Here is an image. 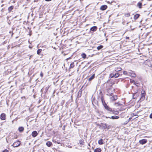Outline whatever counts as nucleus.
Returning a JSON list of instances; mask_svg holds the SVG:
<instances>
[{
  "instance_id": "6e6d98bb",
  "label": "nucleus",
  "mask_w": 152,
  "mask_h": 152,
  "mask_svg": "<svg viewBox=\"0 0 152 152\" xmlns=\"http://www.w3.org/2000/svg\"><path fill=\"white\" fill-rule=\"evenodd\" d=\"M105 118H110V117H107V116H105Z\"/></svg>"
},
{
  "instance_id": "ddd939ff",
  "label": "nucleus",
  "mask_w": 152,
  "mask_h": 152,
  "mask_svg": "<svg viewBox=\"0 0 152 152\" xmlns=\"http://www.w3.org/2000/svg\"><path fill=\"white\" fill-rule=\"evenodd\" d=\"M98 28L96 26H94L91 27L90 30V32L92 31L93 32L96 31L97 29Z\"/></svg>"
},
{
  "instance_id": "bb28decb",
  "label": "nucleus",
  "mask_w": 152,
  "mask_h": 152,
  "mask_svg": "<svg viewBox=\"0 0 152 152\" xmlns=\"http://www.w3.org/2000/svg\"><path fill=\"white\" fill-rule=\"evenodd\" d=\"M119 118V117L115 115L113 116L110 117V118L112 119H117Z\"/></svg>"
},
{
  "instance_id": "7ed1b4c3",
  "label": "nucleus",
  "mask_w": 152,
  "mask_h": 152,
  "mask_svg": "<svg viewBox=\"0 0 152 152\" xmlns=\"http://www.w3.org/2000/svg\"><path fill=\"white\" fill-rule=\"evenodd\" d=\"M110 96H111V97L110 98V100L112 102L115 101L118 99L117 95L116 94L114 95L113 94V93H111L110 94Z\"/></svg>"
},
{
  "instance_id": "bf43d9fd",
  "label": "nucleus",
  "mask_w": 152,
  "mask_h": 152,
  "mask_svg": "<svg viewBox=\"0 0 152 152\" xmlns=\"http://www.w3.org/2000/svg\"><path fill=\"white\" fill-rule=\"evenodd\" d=\"M94 106V108H95L96 107L94 104V105H93Z\"/></svg>"
},
{
  "instance_id": "de8ad7c7",
  "label": "nucleus",
  "mask_w": 152,
  "mask_h": 152,
  "mask_svg": "<svg viewBox=\"0 0 152 152\" xmlns=\"http://www.w3.org/2000/svg\"><path fill=\"white\" fill-rule=\"evenodd\" d=\"M124 110V108H121L120 110H119V111H122V110Z\"/></svg>"
},
{
  "instance_id": "774afa93",
  "label": "nucleus",
  "mask_w": 152,
  "mask_h": 152,
  "mask_svg": "<svg viewBox=\"0 0 152 152\" xmlns=\"http://www.w3.org/2000/svg\"><path fill=\"white\" fill-rule=\"evenodd\" d=\"M29 132V131H28L27 132H26V133H28Z\"/></svg>"
},
{
  "instance_id": "f704fd0d",
  "label": "nucleus",
  "mask_w": 152,
  "mask_h": 152,
  "mask_svg": "<svg viewBox=\"0 0 152 152\" xmlns=\"http://www.w3.org/2000/svg\"><path fill=\"white\" fill-rule=\"evenodd\" d=\"M49 87H47L45 88V91H44V93L46 94L48 91Z\"/></svg>"
},
{
  "instance_id": "49530a36",
  "label": "nucleus",
  "mask_w": 152,
  "mask_h": 152,
  "mask_svg": "<svg viewBox=\"0 0 152 152\" xmlns=\"http://www.w3.org/2000/svg\"><path fill=\"white\" fill-rule=\"evenodd\" d=\"M96 113H97L98 114H100V112L99 111V110H98V109H97L96 110Z\"/></svg>"
},
{
  "instance_id": "a211bd4d",
  "label": "nucleus",
  "mask_w": 152,
  "mask_h": 152,
  "mask_svg": "<svg viewBox=\"0 0 152 152\" xmlns=\"http://www.w3.org/2000/svg\"><path fill=\"white\" fill-rule=\"evenodd\" d=\"M91 101H92V104L93 105H94V103L96 104H97V105H98V102L97 100H96V101L95 100V98H94Z\"/></svg>"
},
{
  "instance_id": "c85d7f7f",
  "label": "nucleus",
  "mask_w": 152,
  "mask_h": 152,
  "mask_svg": "<svg viewBox=\"0 0 152 152\" xmlns=\"http://www.w3.org/2000/svg\"><path fill=\"white\" fill-rule=\"evenodd\" d=\"M14 8V6H10L8 8V10L9 12H10Z\"/></svg>"
},
{
  "instance_id": "4be33fe9",
  "label": "nucleus",
  "mask_w": 152,
  "mask_h": 152,
  "mask_svg": "<svg viewBox=\"0 0 152 152\" xmlns=\"http://www.w3.org/2000/svg\"><path fill=\"white\" fill-rule=\"evenodd\" d=\"M142 3L140 2H139L137 5V7H138L139 8L141 9L142 8Z\"/></svg>"
},
{
  "instance_id": "423d86ee",
  "label": "nucleus",
  "mask_w": 152,
  "mask_h": 152,
  "mask_svg": "<svg viewBox=\"0 0 152 152\" xmlns=\"http://www.w3.org/2000/svg\"><path fill=\"white\" fill-rule=\"evenodd\" d=\"M146 95V92L144 90H142L141 92V96L140 100H144L145 99V96Z\"/></svg>"
},
{
  "instance_id": "aec40b11",
  "label": "nucleus",
  "mask_w": 152,
  "mask_h": 152,
  "mask_svg": "<svg viewBox=\"0 0 152 152\" xmlns=\"http://www.w3.org/2000/svg\"><path fill=\"white\" fill-rule=\"evenodd\" d=\"M46 145L48 147H50L53 145L52 142L50 141H48L46 142Z\"/></svg>"
},
{
  "instance_id": "f3484780",
  "label": "nucleus",
  "mask_w": 152,
  "mask_h": 152,
  "mask_svg": "<svg viewBox=\"0 0 152 152\" xmlns=\"http://www.w3.org/2000/svg\"><path fill=\"white\" fill-rule=\"evenodd\" d=\"M24 130V128L23 126H20L18 128V130L20 133L23 132Z\"/></svg>"
},
{
  "instance_id": "9b49d317",
  "label": "nucleus",
  "mask_w": 152,
  "mask_h": 152,
  "mask_svg": "<svg viewBox=\"0 0 152 152\" xmlns=\"http://www.w3.org/2000/svg\"><path fill=\"white\" fill-rule=\"evenodd\" d=\"M6 115L4 113H1L0 116V118L2 120H4L6 119Z\"/></svg>"
},
{
  "instance_id": "5701e85b",
  "label": "nucleus",
  "mask_w": 152,
  "mask_h": 152,
  "mask_svg": "<svg viewBox=\"0 0 152 152\" xmlns=\"http://www.w3.org/2000/svg\"><path fill=\"white\" fill-rule=\"evenodd\" d=\"M74 66H75V65L74 64V62H73L71 63V64H70L69 68V70H68L69 71H70V69L71 68H73L74 67Z\"/></svg>"
},
{
  "instance_id": "13d9d810",
  "label": "nucleus",
  "mask_w": 152,
  "mask_h": 152,
  "mask_svg": "<svg viewBox=\"0 0 152 152\" xmlns=\"http://www.w3.org/2000/svg\"><path fill=\"white\" fill-rule=\"evenodd\" d=\"M46 1H51L52 0H45Z\"/></svg>"
},
{
  "instance_id": "09e8293b",
  "label": "nucleus",
  "mask_w": 152,
  "mask_h": 152,
  "mask_svg": "<svg viewBox=\"0 0 152 152\" xmlns=\"http://www.w3.org/2000/svg\"><path fill=\"white\" fill-rule=\"evenodd\" d=\"M64 103V101L62 100L61 102V105H63Z\"/></svg>"
},
{
  "instance_id": "58836bf2",
  "label": "nucleus",
  "mask_w": 152,
  "mask_h": 152,
  "mask_svg": "<svg viewBox=\"0 0 152 152\" xmlns=\"http://www.w3.org/2000/svg\"><path fill=\"white\" fill-rule=\"evenodd\" d=\"M2 152H9V151L8 150L5 149Z\"/></svg>"
},
{
  "instance_id": "37998d69",
  "label": "nucleus",
  "mask_w": 152,
  "mask_h": 152,
  "mask_svg": "<svg viewBox=\"0 0 152 152\" xmlns=\"http://www.w3.org/2000/svg\"><path fill=\"white\" fill-rule=\"evenodd\" d=\"M7 40H6V41H4V42L2 43V44H3V45H4V44H5L7 43Z\"/></svg>"
},
{
  "instance_id": "9d476101",
  "label": "nucleus",
  "mask_w": 152,
  "mask_h": 152,
  "mask_svg": "<svg viewBox=\"0 0 152 152\" xmlns=\"http://www.w3.org/2000/svg\"><path fill=\"white\" fill-rule=\"evenodd\" d=\"M121 68L120 67L115 68V71H113L112 73L119 74L118 72L121 71Z\"/></svg>"
},
{
  "instance_id": "6e6552de",
  "label": "nucleus",
  "mask_w": 152,
  "mask_h": 152,
  "mask_svg": "<svg viewBox=\"0 0 152 152\" xmlns=\"http://www.w3.org/2000/svg\"><path fill=\"white\" fill-rule=\"evenodd\" d=\"M20 144V142L19 140H17L12 145V146H13L14 147H17Z\"/></svg>"
},
{
  "instance_id": "0e129e2a",
  "label": "nucleus",
  "mask_w": 152,
  "mask_h": 152,
  "mask_svg": "<svg viewBox=\"0 0 152 152\" xmlns=\"http://www.w3.org/2000/svg\"><path fill=\"white\" fill-rule=\"evenodd\" d=\"M133 87H134V86H132V89H133Z\"/></svg>"
},
{
  "instance_id": "20e7f679",
  "label": "nucleus",
  "mask_w": 152,
  "mask_h": 152,
  "mask_svg": "<svg viewBox=\"0 0 152 152\" xmlns=\"http://www.w3.org/2000/svg\"><path fill=\"white\" fill-rule=\"evenodd\" d=\"M99 94L101 96V100L102 104V105L103 106H104L105 105H106L107 104L105 102L104 96L103 95L102 93V91H100L99 92Z\"/></svg>"
},
{
  "instance_id": "2f4dec72",
  "label": "nucleus",
  "mask_w": 152,
  "mask_h": 152,
  "mask_svg": "<svg viewBox=\"0 0 152 152\" xmlns=\"http://www.w3.org/2000/svg\"><path fill=\"white\" fill-rule=\"evenodd\" d=\"M103 47V46L102 45H100L98 46L97 47V49L98 50H100Z\"/></svg>"
},
{
  "instance_id": "1a4fd4ad",
  "label": "nucleus",
  "mask_w": 152,
  "mask_h": 152,
  "mask_svg": "<svg viewBox=\"0 0 152 152\" xmlns=\"http://www.w3.org/2000/svg\"><path fill=\"white\" fill-rule=\"evenodd\" d=\"M148 142V140L146 139H143L142 140H140L139 141V143L140 144L144 145L146 143Z\"/></svg>"
},
{
  "instance_id": "f257e3e1",
  "label": "nucleus",
  "mask_w": 152,
  "mask_h": 152,
  "mask_svg": "<svg viewBox=\"0 0 152 152\" xmlns=\"http://www.w3.org/2000/svg\"><path fill=\"white\" fill-rule=\"evenodd\" d=\"M120 75V74L111 73L110 74L109 79L107 81L106 83L109 84V86L112 87L115 83V81L113 80L112 78L114 77L116 78Z\"/></svg>"
},
{
  "instance_id": "4468645a",
  "label": "nucleus",
  "mask_w": 152,
  "mask_h": 152,
  "mask_svg": "<svg viewBox=\"0 0 152 152\" xmlns=\"http://www.w3.org/2000/svg\"><path fill=\"white\" fill-rule=\"evenodd\" d=\"M107 8V6L106 5H102L100 8V10L102 11H104L106 10Z\"/></svg>"
},
{
  "instance_id": "3c124183",
  "label": "nucleus",
  "mask_w": 152,
  "mask_h": 152,
  "mask_svg": "<svg viewBox=\"0 0 152 152\" xmlns=\"http://www.w3.org/2000/svg\"><path fill=\"white\" fill-rule=\"evenodd\" d=\"M65 126H63V127H62V129L63 130H64L65 129Z\"/></svg>"
},
{
  "instance_id": "c03bdc74",
  "label": "nucleus",
  "mask_w": 152,
  "mask_h": 152,
  "mask_svg": "<svg viewBox=\"0 0 152 152\" xmlns=\"http://www.w3.org/2000/svg\"><path fill=\"white\" fill-rule=\"evenodd\" d=\"M72 55L70 57L67 58L66 59V60H69V59H71L72 58Z\"/></svg>"
},
{
  "instance_id": "dca6fc26",
  "label": "nucleus",
  "mask_w": 152,
  "mask_h": 152,
  "mask_svg": "<svg viewBox=\"0 0 152 152\" xmlns=\"http://www.w3.org/2000/svg\"><path fill=\"white\" fill-rule=\"evenodd\" d=\"M129 73L132 77H136V75L134 72L132 70H130V72H129Z\"/></svg>"
},
{
  "instance_id": "412c9836",
  "label": "nucleus",
  "mask_w": 152,
  "mask_h": 152,
  "mask_svg": "<svg viewBox=\"0 0 152 152\" xmlns=\"http://www.w3.org/2000/svg\"><path fill=\"white\" fill-rule=\"evenodd\" d=\"M95 77V74H93L88 79L89 81H90L93 80Z\"/></svg>"
},
{
  "instance_id": "338daca9",
  "label": "nucleus",
  "mask_w": 152,
  "mask_h": 152,
  "mask_svg": "<svg viewBox=\"0 0 152 152\" xmlns=\"http://www.w3.org/2000/svg\"><path fill=\"white\" fill-rule=\"evenodd\" d=\"M94 54L92 55L91 56V57H92V56H94Z\"/></svg>"
},
{
  "instance_id": "7c9ffc66",
  "label": "nucleus",
  "mask_w": 152,
  "mask_h": 152,
  "mask_svg": "<svg viewBox=\"0 0 152 152\" xmlns=\"http://www.w3.org/2000/svg\"><path fill=\"white\" fill-rule=\"evenodd\" d=\"M42 50L41 49H38L37 51V54L39 55L41 53Z\"/></svg>"
},
{
  "instance_id": "4c0bfd02",
  "label": "nucleus",
  "mask_w": 152,
  "mask_h": 152,
  "mask_svg": "<svg viewBox=\"0 0 152 152\" xmlns=\"http://www.w3.org/2000/svg\"><path fill=\"white\" fill-rule=\"evenodd\" d=\"M123 74L125 75H127V72L126 71H124L123 72Z\"/></svg>"
},
{
  "instance_id": "864d4df0",
  "label": "nucleus",
  "mask_w": 152,
  "mask_h": 152,
  "mask_svg": "<svg viewBox=\"0 0 152 152\" xmlns=\"http://www.w3.org/2000/svg\"><path fill=\"white\" fill-rule=\"evenodd\" d=\"M129 122V121L128 120L126 122V123H125V124H127Z\"/></svg>"
},
{
  "instance_id": "2eb2a0df",
  "label": "nucleus",
  "mask_w": 152,
  "mask_h": 152,
  "mask_svg": "<svg viewBox=\"0 0 152 152\" xmlns=\"http://www.w3.org/2000/svg\"><path fill=\"white\" fill-rule=\"evenodd\" d=\"M138 95L139 94L138 91H137L136 92L133 94L132 99H134L136 98Z\"/></svg>"
},
{
  "instance_id": "8fccbe9b",
  "label": "nucleus",
  "mask_w": 152,
  "mask_h": 152,
  "mask_svg": "<svg viewBox=\"0 0 152 152\" xmlns=\"http://www.w3.org/2000/svg\"><path fill=\"white\" fill-rule=\"evenodd\" d=\"M132 119V117H130L129 118V119L128 120L129 121L131 120Z\"/></svg>"
},
{
  "instance_id": "e2e57ef3",
  "label": "nucleus",
  "mask_w": 152,
  "mask_h": 152,
  "mask_svg": "<svg viewBox=\"0 0 152 152\" xmlns=\"http://www.w3.org/2000/svg\"><path fill=\"white\" fill-rule=\"evenodd\" d=\"M79 91H82V88H81L80 90H79Z\"/></svg>"
},
{
  "instance_id": "e433bc0d",
  "label": "nucleus",
  "mask_w": 152,
  "mask_h": 152,
  "mask_svg": "<svg viewBox=\"0 0 152 152\" xmlns=\"http://www.w3.org/2000/svg\"><path fill=\"white\" fill-rule=\"evenodd\" d=\"M97 126H99V128H100L102 127V124L101 123L100 124H96Z\"/></svg>"
},
{
  "instance_id": "c9c22d12",
  "label": "nucleus",
  "mask_w": 152,
  "mask_h": 152,
  "mask_svg": "<svg viewBox=\"0 0 152 152\" xmlns=\"http://www.w3.org/2000/svg\"><path fill=\"white\" fill-rule=\"evenodd\" d=\"M130 14L129 13H126L124 15V16L127 17H129V16H130Z\"/></svg>"
},
{
  "instance_id": "a18cd8bd",
  "label": "nucleus",
  "mask_w": 152,
  "mask_h": 152,
  "mask_svg": "<svg viewBox=\"0 0 152 152\" xmlns=\"http://www.w3.org/2000/svg\"><path fill=\"white\" fill-rule=\"evenodd\" d=\"M149 118H150L152 119V113L150 115Z\"/></svg>"
},
{
  "instance_id": "393cba45",
  "label": "nucleus",
  "mask_w": 152,
  "mask_h": 152,
  "mask_svg": "<svg viewBox=\"0 0 152 152\" xmlns=\"http://www.w3.org/2000/svg\"><path fill=\"white\" fill-rule=\"evenodd\" d=\"M98 143L100 145H102L103 144H104L103 140L102 139L99 140H98Z\"/></svg>"
},
{
  "instance_id": "0eeeda50",
  "label": "nucleus",
  "mask_w": 152,
  "mask_h": 152,
  "mask_svg": "<svg viewBox=\"0 0 152 152\" xmlns=\"http://www.w3.org/2000/svg\"><path fill=\"white\" fill-rule=\"evenodd\" d=\"M52 141L54 143H57L58 144H60L61 143L60 139L57 137H54L53 138Z\"/></svg>"
},
{
  "instance_id": "cd10ccee",
  "label": "nucleus",
  "mask_w": 152,
  "mask_h": 152,
  "mask_svg": "<svg viewBox=\"0 0 152 152\" xmlns=\"http://www.w3.org/2000/svg\"><path fill=\"white\" fill-rule=\"evenodd\" d=\"M82 95V91H79L77 93V98H79Z\"/></svg>"
},
{
  "instance_id": "680f3d73",
  "label": "nucleus",
  "mask_w": 152,
  "mask_h": 152,
  "mask_svg": "<svg viewBox=\"0 0 152 152\" xmlns=\"http://www.w3.org/2000/svg\"><path fill=\"white\" fill-rule=\"evenodd\" d=\"M13 34H14V33H12V35H11V36H12V35H13Z\"/></svg>"
},
{
  "instance_id": "4d7b16f0",
  "label": "nucleus",
  "mask_w": 152,
  "mask_h": 152,
  "mask_svg": "<svg viewBox=\"0 0 152 152\" xmlns=\"http://www.w3.org/2000/svg\"><path fill=\"white\" fill-rule=\"evenodd\" d=\"M126 39H129V37H126Z\"/></svg>"
},
{
  "instance_id": "69168bd1",
  "label": "nucleus",
  "mask_w": 152,
  "mask_h": 152,
  "mask_svg": "<svg viewBox=\"0 0 152 152\" xmlns=\"http://www.w3.org/2000/svg\"><path fill=\"white\" fill-rule=\"evenodd\" d=\"M9 33H12V31H10V32H9Z\"/></svg>"
},
{
  "instance_id": "79ce46f5",
  "label": "nucleus",
  "mask_w": 152,
  "mask_h": 152,
  "mask_svg": "<svg viewBox=\"0 0 152 152\" xmlns=\"http://www.w3.org/2000/svg\"><path fill=\"white\" fill-rule=\"evenodd\" d=\"M134 82H135V81L134 80H130V82L131 83H133L134 84Z\"/></svg>"
},
{
  "instance_id": "b1692460",
  "label": "nucleus",
  "mask_w": 152,
  "mask_h": 152,
  "mask_svg": "<svg viewBox=\"0 0 152 152\" xmlns=\"http://www.w3.org/2000/svg\"><path fill=\"white\" fill-rule=\"evenodd\" d=\"M140 14H136L134 16V19L136 20L140 16Z\"/></svg>"
},
{
  "instance_id": "a19ab883",
  "label": "nucleus",
  "mask_w": 152,
  "mask_h": 152,
  "mask_svg": "<svg viewBox=\"0 0 152 152\" xmlns=\"http://www.w3.org/2000/svg\"><path fill=\"white\" fill-rule=\"evenodd\" d=\"M40 75L41 77H43V74L42 72H41Z\"/></svg>"
},
{
  "instance_id": "5fc2aeb1",
  "label": "nucleus",
  "mask_w": 152,
  "mask_h": 152,
  "mask_svg": "<svg viewBox=\"0 0 152 152\" xmlns=\"http://www.w3.org/2000/svg\"><path fill=\"white\" fill-rule=\"evenodd\" d=\"M125 21H123L122 22V23L123 25H124L125 24Z\"/></svg>"
},
{
  "instance_id": "f03ea898",
  "label": "nucleus",
  "mask_w": 152,
  "mask_h": 152,
  "mask_svg": "<svg viewBox=\"0 0 152 152\" xmlns=\"http://www.w3.org/2000/svg\"><path fill=\"white\" fill-rule=\"evenodd\" d=\"M102 128L104 129L108 130L110 129L111 127V126L110 125H108V124L105 123H101Z\"/></svg>"
},
{
  "instance_id": "f8f14e48",
  "label": "nucleus",
  "mask_w": 152,
  "mask_h": 152,
  "mask_svg": "<svg viewBox=\"0 0 152 152\" xmlns=\"http://www.w3.org/2000/svg\"><path fill=\"white\" fill-rule=\"evenodd\" d=\"M31 135L33 137H35L38 134V133L36 131H34L31 133Z\"/></svg>"
},
{
  "instance_id": "052dcab7",
  "label": "nucleus",
  "mask_w": 152,
  "mask_h": 152,
  "mask_svg": "<svg viewBox=\"0 0 152 152\" xmlns=\"http://www.w3.org/2000/svg\"><path fill=\"white\" fill-rule=\"evenodd\" d=\"M129 22H128L126 23V25H127L129 23Z\"/></svg>"
},
{
  "instance_id": "ea45409f",
  "label": "nucleus",
  "mask_w": 152,
  "mask_h": 152,
  "mask_svg": "<svg viewBox=\"0 0 152 152\" xmlns=\"http://www.w3.org/2000/svg\"><path fill=\"white\" fill-rule=\"evenodd\" d=\"M118 104V106H120L121 105L120 103H119V102L117 103H115V104Z\"/></svg>"
},
{
  "instance_id": "72a5a7b5",
  "label": "nucleus",
  "mask_w": 152,
  "mask_h": 152,
  "mask_svg": "<svg viewBox=\"0 0 152 152\" xmlns=\"http://www.w3.org/2000/svg\"><path fill=\"white\" fill-rule=\"evenodd\" d=\"M81 56H82V57L84 59H85L86 58V55L85 53H82L81 54Z\"/></svg>"
},
{
  "instance_id": "39448f33",
  "label": "nucleus",
  "mask_w": 152,
  "mask_h": 152,
  "mask_svg": "<svg viewBox=\"0 0 152 152\" xmlns=\"http://www.w3.org/2000/svg\"><path fill=\"white\" fill-rule=\"evenodd\" d=\"M104 107L105 110L107 111L108 113L111 114L113 110L112 108L110 107L107 104L104 106Z\"/></svg>"
},
{
  "instance_id": "603ef678",
  "label": "nucleus",
  "mask_w": 152,
  "mask_h": 152,
  "mask_svg": "<svg viewBox=\"0 0 152 152\" xmlns=\"http://www.w3.org/2000/svg\"><path fill=\"white\" fill-rule=\"evenodd\" d=\"M131 27H132V26H130V28H131V31H133V30H134V28H131Z\"/></svg>"
},
{
  "instance_id": "a878e982",
  "label": "nucleus",
  "mask_w": 152,
  "mask_h": 152,
  "mask_svg": "<svg viewBox=\"0 0 152 152\" xmlns=\"http://www.w3.org/2000/svg\"><path fill=\"white\" fill-rule=\"evenodd\" d=\"M101 151L102 149L100 148H96L94 150V152H101Z\"/></svg>"
},
{
  "instance_id": "c756f323",
  "label": "nucleus",
  "mask_w": 152,
  "mask_h": 152,
  "mask_svg": "<svg viewBox=\"0 0 152 152\" xmlns=\"http://www.w3.org/2000/svg\"><path fill=\"white\" fill-rule=\"evenodd\" d=\"M79 142L80 145H83L84 143V140L83 139L80 140L79 141Z\"/></svg>"
},
{
  "instance_id": "6ab92c4d",
  "label": "nucleus",
  "mask_w": 152,
  "mask_h": 152,
  "mask_svg": "<svg viewBox=\"0 0 152 152\" xmlns=\"http://www.w3.org/2000/svg\"><path fill=\"white\" fill-rule=\"evenodd\" d=\"M119 113V112L117 110H112V111L111 112V114H113L115 115H118Z\"/></svg>"
},
{
  "instance_id": "473e14b6",
  "label": "nucleus",
  "mask_w": 152,
  "mask_h": 152,
  "mask_svg": "<svg viewBox=\"0 0 152 152\" xmlns=\"http://www.w3.org/2000/svg\"><path fill=\"white\" fill-rule=\"evenodd\" d=\"M134 85H135L136 86L139 87L140 86V84L139 83L135 81L134 83Z\"/></svg>"
}]
</instances>
